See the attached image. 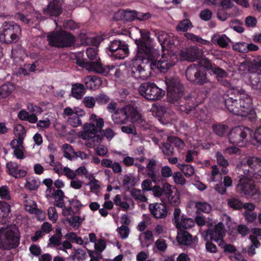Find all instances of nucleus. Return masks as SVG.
<instances>
[{
	"mask_svg": "<svg viewBox=\"0 0 261 261\" xmlns=\"http://www.w3.org/2000/svg\"><path fill=\"white\" fill-rule=\"evenodd\" d=\"M166 84L168 101L178 107L181 112L188 114L198 106V101L194 96L189 95L181 99L184 87L178 79H166Z\"/></svg>",
	"mask_w": 261,
	"mask_h": 261,
	"instance_id": "7ed1b4c3",
	"label": "nucleus"
},
{
	"mask_svg": "<svg viewBox=\"0 0 261 261\" xmlns=\"http://www.w3.org/2000/svg\"><path fill=\"white\" fill-rule=\"evenodd\" d=\"M172 176H173V179L175 183L181 186L185 185L186 179L181 174V172H175L173 173V175H172Z\"/></svg>",
	"mask_w": 261,
	"mask_h": 261,
	"instance_id": "13d9d810",
	"label": "nucleus"
},
{
	"mask_svg": "<svg viewBox=\"0 0 261 261\" xmlns=\"http://www.w3.org/2000/svg\"><path fill=\"white\" fill-rule=\"evenodd\" d=\"M160 148L162 149L163 153L167 156H171L173 154V146L169 143H163Z\"/></svg>",
	"mask_w": 261,
	"mask_h": 261,
	"instance_id": "c03bdc74",
	"label": "nucleus"
},
{
	"mask_svg": "<svg viewBox=\"0 0 261 261\" xmlns=\"http://www.w3.org/2000/svg\"><path fill=\"white\" fill-rule=\"evenodd\" d=\"M53 191H54V193L51 192L50 193H48L50 194L51 195L49 196V197L54 198L55 200H60V201H62L64 198H67L64 196V192L61 190H52V192Z\"/></svg>",
	"mask_w": 261,
	"mask_h": 261,
	"instance_id": "4d7b16f0",
	"label": "nucleus"
},
{
	"mask_svg": "<svg viewBox=\"0 0 261 261\" xmlns=\"http://www.w3.org/2000/svg\"><path fill=\"white\" fill-rule=\"evenodd\" d=\"M227 205L230 208L233 210H241L243 208V204L241 201L237 198H230L226 200Z\"/></svg>",
	"mask_w": 261,
	"mask_h": 261,
	"instance_id": "f704fd0d",
	"label": "nucleus"
},
{
	"mask_svg": "<svg viewBox=\"0 0 261 261\" xmlns=\"http://www.w3.org/2000/svg\"><path fill=\"white\" fill-rule=\"evenodd\" d=\"M178 230L188 229L194 226V221L191 218L181 215L180 220L173 221Z\"/></svg>",
	"mask_w": 261,
	"mask_h": 261,
	"instance_id": "b1692460",
	"label": "nucleus"
},
{
	"mask_svg": "<svg viewBox=\"0 0 261 261\" xmlns=\"http://www.w3.org/2000/svg\"><path fill=\"white\" fill-rule=\"evenodd\" d=\"M48 216L49 220L53 222V223L56 222L58 216L55 207H49L48 209Z\"/></svg>",
	"mask_w": 261,
	"mask_h": 261,
	"instance_id": "052dcab7",
	"label": "nucleus"
},
{
	"mask_svg": "<svg viewBox=\"0 0 261 261\" xmlns=\"http://www.w3.org/2000/svg\"><path fill=\"white\" fill-rule=\"evenodd\" d=\"M212 130L215 135L223 137L228 134V127L222 123H214L212 125Z\"/></svg>",
	"mask_w": 261,
	"mask_h": 261,
	"instance_id": "c85d7f7f",
	"label": "nucleus"
},
{
	"mask_svg": "<svg viewBox=\"0 0 261 261\" xmlns=\"http://www.w3.org/2000/svg\"><path fill=\"white\" fill-rule=\"evenodd\" d=\"M199 67H202L207 71H210L215 68V67H218V66L216 65L213 63L211 60L208 59L206 57H203L199 59V64H196Z\"/></svg>",
	"mask_w": 261,
	"mask_h": 261,
	"instance_id": "72a5a7b5",
	"label": "nucleus"
},
{
	"mask_svg": "<svg viewBox=\"0 0 261 261\" xmlns=\"http://www.w3.org/2000/svg\"><path fill=\"white\" fill-rule=\"evenodd\" d=\"M0 198L6 201L10 200V190L7 186L0 187Z\"/></svg>",
	"mask_w": 261,
	"mask_h": 261,
	"instance_id": "6e6d98bb",
	"label": "nucleus"
},
{
	"mask_svg": "<svg viewBox=\"0 0 261 261\" xmlns=\"http://www.w3.org/2000/svg\"><path fill=\"white\" fill-rule=\"evenodd\" d=\"M98 132L101 133L100 136L106 138L108 141H111L114 137L116 134L112 128L108 127L105 130H98Z\"/></svg>",
	"mask_w": 261,
	"mask_h": 261,
	"instance_id": "603ef678",
	"label": "nucleus"
},
{
	"mask_svg": "<svg viewBox=\"0 0 261 261\" xmlns=\"http://www.w3.org/2000/svg\"><path fill=\"white\" fill-rule=\"evenodd\" d=\"M228 42H231V41L225 34L219 36L216 39L217 45L222 48H226Z\"/></svg>",
	"mask_w": 261,
	"mask_h": 261,
	"instance_id": "09e8293b",
	"label": "nucleus"
},
{
	"mask_svg": "<svg viewBox=\"0 0 261 261\" xmlns=\"http://www.w3.org/2000/svg\"><path fill=\"white\" fill-rule=\"evenodd\" d=\"M84 105L89 108H92L95 105L96 100L92 96H86L84 98Z\"/></svg>",
	"mask_w": 261,
	"mask_h": 261,
	"instance_id": "69168bd1",
	"label": "nucleus"
},
{
	"mask_svg": "<svg viewBox=\"0 0 261 261\" xmlns=\"http://www.w3.org/2000/svg\"><path fill=\"white\" fill-rule=\"evenodd\" d=\"M29 250H30L31 254L35 256H38L41 254V249L38 245L33 244L30 245V248H29Z\"/></svg>",
	"mask_w": 261,
	"mask_h": 261,
	"instance_id": "774afa93",
	"label": "nucleus"
},
{
	"mask_svg": "<svg viewBox=\"0 0 261 261\" xmlns=\"http://www.w3.org/2000/svg\"><path fill=\"white\" fill-rule=\"evenodd\" d=\"M177 167L185 174V177H190L194 173V168L188 164H181L177 163Z\"/></svg>",
	"mask_w": 261,
	"mask_h": 261,
	"instance_id": "4c0bfd02",
	"label": "nucleus"
},
{
	"mask_svg": "<svg viewBox=\"0 0 261 261\" xmlns=\"http://www.w3.org/2000/svg\"><path fill=\"white\" fill-rule=\"evenodd\" d=\"M159 42L162 45L163 52L166 50L167 54L176 55V51L174 49L179 45V40L177 38L164 32L160 31L156 34Z\"/></svg>",
	"mask_w": 261,
	"mask_h": 261,
	"instance_id": "ddd939ff",
	"label": "nucleus"
},
{
	"mask_svg": "<svg viewBox=\"0 0 261 261\" xmlns=\"http://www.w3.org/2000/svg\"><path fill=\"white\" fill-rule=\"evenodd\" d=\"M130 195L135 200H139L143 202L147 201V198L145 197V195L141 193V190H140L137 189H132L130 191Z\"/></svg>",
	"mask_w": 261,
	"mask_h": 261,
	"instance_id": "37998d69",
	"label": "nucleus"
},
{
	"mask_svg": "<svg viewBox=\"0 0 261 261\" xmlns=\"http://www.w3.org/2000/svg\"><path fill=\"white\" fill-rule=\"evenodd\" d=\"M84 82L86 88L91 90L98 88L101 84V79L97 76H88L84 80Z\"/></svg>",
	"mask_w": 261,
	"mask_h": 261,
	"instance_id": "a878e982",
	"label": "nucleus"
},
{
	"mask_svg": "<svg viewBox=\"0 0 261 261\" xmlns=\"http://www.w3.org/2000/svg\"><path fill=\"white\" fill-rule=\"evenodd\" d=\"M138 92L145 99L151 101L160 100L165 95L164 90L159 88L154 83L149 82L142 84L139 87Z\"/></svg>",
	"mask_w": 261,
	"mask_h": 261,
	"instance_id": "9d476101",
	"label": "nucleus"
},
{
	"mask_svg": "<svg viewBox=\"0 0 261 261\" xmlns=\"http://www.w3.org/2000/svg\"><path fill=\"white\" fill-rule=\"evenodd\" d=\"M21 35L19 25L13 22L5 21L0 30V42L5 44H11L19 40Z\"/></svg>",
	"mask_w": 261,
	"mask_h": 261,
	"instance_id": "6e6552de",
	"label": "nucleus"
},
{
	"mask_svg": "<svg viewBox=\"0 0 261 261\" xmlns=\"http://www.w3.org/2000/svg\"><path fill=\"white\" fill-rule=\"evenodd\" d=\"M150 213L156 219H164L168 214L166 205L164 203H151L149 205Z\"/></svg>",
	"mask_w": 261,
	"mask_h": 261,
	"instance_id": "6ab92c4d",
	"label": "nucleus"
},
{
	"mask_svg": "<svg viewBox=\"0 0 261 261\" xmlns=\"http://www.w3.org/2000/svg\"><path fill=\"white\" fill-rule=\"evenodd\" d=\"M192 28V23L188 19H185L177 24L176 29L178 31L186 32Z\"/></svg>",
	"mask_w": 261,
	"mask_h": 261,
	"instance_id": "a19ab883",
	"label": "nucleus"
},
{
	"mask_svg": "<svg viewBox=\"0 0 261 261\" xmlns=\"http://www.w3.org/2000/svg\"><path fill=\"white\" fill-rule=\"evenodd\" d=\"M177 240L179 244L189 245L192 242V236L186 230H180L177 233Z\"/></svg>",
	"mask_w": 261,
	"mask_h": 261,
	"instance_id": "cd10ccee",
	"label": "nucleus"
},
{
	"mask_svg": "<svg viewBox=\"0 0 261 261\" xmlns=\"http://www.w3.org/2000/svg\"><path fill=\"white\" fill-rule=\"evenodd\" d=\"M195 206L198 210L205 214H208L211 211V206L206 202H197Z\"/></svg>",
	"mask_w": 261,
	"mask_h": 261,
	"instance_id": "49530a36",
	"label": "nucleus"
},
{
	"mask_svg": "<svg viewBox=\"0 0 261 261\" xmlns=\"http://www.w3.org/2000/svg\"><path fill=\"white\" fill-rule=\"evenodd\" d=\"M155 246L160 251L164 252L167 248V244L165 241L162 239H159L155 242Z\"/></svg>",
	"mask_w": 261,
	"mask_h": 261,
	"instance_id": "338daca9",
	"label": "nucleus"
},
{
	"mask_svg": "<svg viewBox=\"0 0 261 261\" xmlns=\"http://www.w3.org/2000/svg\"><path fill=\"white\" fill-rule=\"evenodd\" d=\"M47 40L49 45L57 48L71 47L75 43L74 36L63 30L51 33L47 37Z\"/></svg>",
	"mask_w": 261,
	"mask_h": 261,
	"instance_id": "423d86ee",
	"label": "nucleus"
},
{
	"mask_svg": "<svg viewBox=\"0 0 261 261\" xmlns=\"http://www.w3.org/2000/svg\"><path fill=\"white\" fill-rule=\"evenodd\" d=\"M97 48L88 47L86 49V54L88 58L91 60L88 61L86 59L76 60V64L79 66L85 68L90 71H93L97 73L101 74L104 76L108 75L111 71H114V75L117 77V73L119 72V69L115 68L114 65L103 66L99 61V58L97 57Z\"/></svg>",
	"mask_w": 261,
	"mask_h": 261,
	"instance_id": "20e7f679",
	"label": "nucleus"
},
{
	"mask_svg": "<svg viewBox=\"0 0 261 261\" xmlns=\"http://www.w3.org/2000/svg\"><path fill=\"white\" fill-rule=\"evenodd\" d=\"M216 159L217 163H218V165L220 166H228V162L226 159H225L224 155L222 154V153L220 152H218L216 153Z\"/></svg>",
	"mask_w": 261,
	"mask_h": 261,
	"instance_id": "0e129e2a",
	"label": "nucleus"
},
{
	"mask_svg": "<svg viewBox=\"0 0 261 261\" xmlns=\"http://www.w3.org/2000/svg\"><path fill=\"white\" fill-rule=\"evenodd\" d=\"M8 174L15 178H23L26 176L27 171L23 169H18L17 163L10 162L6 164Z\"/></svg>",
	"mask_w": 261,
	"mask_h": 261,
	"instance_id": "412c9836",
	"label": "nucleus"
},
{
	"mask_svg": "<svg viewBox=\"0 0 261 261\" xmlns=\"http://www.w3.org/2000/svg\"><path fill=\"white\" fill-rule=\"evenodd\" d=\"M186 77L190 82L196 85L202 86L207 82V73L196 64L188 67L186 70Z\"/></svg>",
	"mask_w": 261,
	"mask_h": 261,
	"instance_id": "f8f14e48",
	"label": "nucleus"
},
{
	"mask_svg": "<svg viewBox=\"0 0 261 261\" xmlns=\"http://www.w3.org/2000/svg\"><path fill=\"white\" fill-rule=\"evenodd\" d=\"M61 13V8L59 2L53 0L47 6V8L44 10V15H49L50 16H59Z\"/></svg>",
	"mask_w": 261,
	"mask_h": 261,
	"instance_id": "5701e85b",
	"label": "nucleus"
},
{
	"mask_svg": "<svg viewBox=\"0 0 261 261\" xmlns=\"http://www.w3.org/2000/svg\"><path fill=\"white\" fill-rule=\"evenodd\" d=\"M3 234H4V245L8 250L16 248L19 244V236L16 235L12 230L8 229V224H0V241Z\"/></svg>",
	"mask_w": 261,
	"mask_h": 261,
	"instance_id": "f3484780",
	"label": "nucleus"
},
{
	"mask_svg": "<svg viewBox=\"0 0 261 261\" xmlns=\"http://www.w3.org/2000/svg\"><path fill=\"white\" fill-rule=\"evenodd\" d=\"M185 36L188 40H191L193 42H199L201 44H204V42H205V40L202 39L201 37L191 33H185Z\"/></svg>",
	"mask_w": 261,
	"mask_h": 261,
	"instance_id": "bf43d9fd",
	"label": "nucleus"
},
{
	"mask_svg": "<svg viewBox=\"0 0 261 261\" xmlns=\"http://www.w3.org/2000/svg\"><path fill=\"white\" fill-rule=\"evenodd\" d=\"M94 98L96 100L97 103L100 105L108 103L110 101V97L103 92L97 94Z\"/></svg>",
	"mask_w": 261,
	"mask_h": 261,
	"instance_id": "de8ad7c7",
	"label": "nucleus"
},
{
	"mask_svg": "<svg viewBox=\"0 0 261 261\" xmlns=\"http://www.w3.org/2000/svg\"><path fill=\"white\" fill-rule=\"evenodd\" d=\"M83 128L84 131L81 132V136L83 140L88 141V147L91 148L97 146L101 143L103 137L97 134V129L93 123H86Z\"/></svg>",
	"mask_w": 261,
	"mask_h": 261,
	"instance_id": "2eb2a0df",
	"label": "nucleus"
},
{
	"mask_svg": "<svg viewBox=\"0 0 261 261\" xmlns=\"http://www.w3.org/2000/svg\"><path fill=\"white\" fill-rule=\"evenodd\" d=\"M66 221L68 222L69 225L72 226L73 228H77L82 224L83 220L79 216L73 215L70 218H66Z\"/></svg>",
	"mask_w": 261,
	"mask_h": 261,
	"instance_id": "79ce46f5",
	"label": "nucleus"
},
{
	"mask_svg": "<svg viewBox=\"0 0 261 261\" xmlns=\"http://www.w3.org/2000/svg\"><path fill=\"white\" fill-rule=\"evenodd\" d=\"M15 90V85L11 83L7 82L0 86V99L7 98Z\"/></svg>",
	"mask_w": 261,
	"mask_h": 261,
	"instance_id": "c756f323",
	"label": "nucleus"
},
{
	"mask_svg": "<svg viewBox=\"0 0 261 261\" xmlns=\"http://www.w3.org/2000/svg\"><path fill=\"white\" fill-rule=\"evenodd\" d=\"M131 122L142 130L145 131L149 128V124L142 118V115L139 116L138 118H136Z\"/></svg>",
	"mask_w": 261,
	"mask_h": 261,
	"instance_id": "58836bf2",
	"label": "nucleus"
},
{
	"mask_svg": "<svg viewBox=\"0 0 261 261\" xmlns=\"http://www.w3.org/2000/svg\"><path fill=\"white\" fill-rule=\"evenodd\" d=\"M202 56L201 50L195 46H192L186 50L181 52V56L183 59L190 62H194L199 60Z\"/></svg>",
	"mask_w": 261,
	"mask_h": 261,
	"instance_id": "aec40b11",
	"label": "nucleus"
},
{
	"mask_svg": "<svg viewBox=\"0 0 261 261\" xmlns=\"http://www.w3.org/2000/svg\"><path fill=\"white\" fill-rule=\"evenodd\" d=\"M84 115V112H81V114L75 113L74 116L69 117L67 119V124L74 127H77L81 125V120L79 117Z\"/></svg>",
	"mask_w": 261,
	"mask_h": 261,
	"instance_id": "c9c22d12",
	"label": "nucleus"
},
{
	"mask_svg": "<svg viewBox=\"0 0 261 261\" xmlns=\"http://www.w3.org/2000/svg\"><path fill=\"white\" fill-rule=\"evenodd\" d=\"M247 43L244 42H238L232 45V49L242 54L247 53Z\"/></svg>",
	"mask_w": 261,
	"mask_h": 261,
	"instance_id": "3c124183",
	"label": "nucleus"
},
{
	"mask_svg": "<svg viewBox=\"0 0 261 261\" xmlns=\"http://www.w3.org/2000/svg\"><path fill=\"white\" fill-rule=\"evenodd\" d=\"M22 52L23 49L21 45H14L12 46V49H11V58L17 59L21 56Z\"/></svg>",
	"mask_w": 261,
	"mask_h": 261,
	"instance_id": "5fc2aeb1",
	"label": "nucleus"
},
{
	"mask_svg": "<svg viewBox=\"0 0 261 261\" xmlns=\"http://www.w3.org/2000/svg\"><path fill=\"white\" fill-rule=\"evenodd\" d=\"M137 58H140V60H144L145 63L149 65V68L151 70L158 69L161 72H166L168 69L173 67L175 65L176 61L174 59H176L177 56L176 54H165L163 53L162 58L159 61L155 60L153 58V53L152 51H150V57L147 58L145 56L141 57H138Z\"/></svg>",
	"mask_w": 261,
	"mask_h": 261,
	"instance_id": "39448f33",
	"label": "nucleus"
},
{
	"mask_svg": "<svg viewBox=\"0 0 261 261\" xmlns=\"http://www.w3.org/2000/svg\"><path fill=\"white\" fill-rule=\"evenodd\" d=\"M40 184V182L39 179L32 176L27 178L24 187L30 190L35 191L37 190L39 187Z\"/></svg>",
	"mask_w": 261,
	"mask_h": 261,
	"instance_id": "473e14b6",
	"label": "nucleus"
},
{
	"mask_svg": "<svg viewBox=\"0 0 261 261\" xmlns=\"http://www.w3.org/2000/svg\"><path fill=\"white\" fill-rule=\"evenodd\" d=\"M149 14L146 13L143 14L135 10H119L115 12L114 16H136L137 15H141L142 16H147Z\"/></svg>",
	"mask_w": 261,
	"mask_h": 261,
	"instance_id": "2f4dec72",
	"label": "nucleus"
},
{
	"mask_svg": "<svg viewBox=\"0 0 261 261\" xmlns=\"http://www.w3.org/2000/svg\"><path fill=\"white\" fill-rule=\"evenodd\" d=\"M243 21L236 19H232L229 22L230 28L233 29L236 32L242 33L244 32V29L242 26Z\"/></svg>",
	"mask_w": 261,
	"mask_h": 261,
	"instance_id": "ea45409f",
	"label": "nucleus"
},
{
	"mask_svg": "<svg viewBox=\"0 0 261 261\" xmlns=\"http://www.w3.org/2000/svg\"><path fill=\"white\" fill-rule=\"evenodd\" d=\"M211 71H212L213 74L216 75V79L218 81H220V79L226 77L228 75V73H227L225 70L219 67H215V68L211 69Z\"/></svg>",
	"mask_w": 261,
	"mask_h": 261,
	"instance_id": "864d4df0",
	"label": "nucleus"
},
{
	"mask_svg": "<svg viewBox=\"0 0 261 261\" xmlns=\"http://www.w3.org/2000/svg\"><path fill=\"white\" fill-rule=\"evenodd\" d=\"M241 169L245 175L239 176L236 179V190L238 193L246 196H253L257 190L254 180L261 178V159L258 157L250 156L241 162Z\"/></svg>",
	"mask_w": 261,
	"mask_h": 261,
	"instance_id": "f257e3e1",
	"label": "nucleus"
},
{
	"mask_svg": "<svg viewBox=\"0 0 261 261\" xmlns=\"http://www.w3.org/2000/svg\"><path fill=\"white\" fill-rule=\"evenodd\" d=\"M155 161H149L147 165V175L151 178L154 184H157L162 181V178L159 175L158 171L155 170Z\"/></svg>",
	"mask_w": 261,
	"mask_h": 261,
	"instance_id": "4be33fe9",
	"label": "nucleus"
},
{
	"mask_svg": "<svg viewBox=\"0 0 261 261\" xmlns=\"http://www.w3.org/2000/svg\"><path fill=\"white\" fill-rule=\"evenodd\" d=\"M118 232H119L120 237L122 239H125L129 235V228L124 225L118 227Z\"/></svg>",
	"mask_w": 261,
	"mask_h": 261,
	"instance_id": "e2e57ef3",
	"label": "nucleus"
},
{
	"mask_svg": "<svg viewBox=\"0 0 261 261\" xmlns=\"http://www.w3.org/2000/svg\"><path fill=\"white\" fill-rule=\"evenodd\" d=\"M10 206L9 203L0 201V219L3 220L0 224H6L8 219L10 218Z\"/></svg>",
	"mask_w": 261,
	"mask_h": 261,
	"instance_id": "bb28decb",
	"label": "nucleus"
},
{
	"mask_svg": "<svg viewBox=\"0 0 261 261\" xmlns=\"http://www.w3.org/2000/svg\"><path fill=\"white\" fill-rule=\"evenodd\" d=\"M165 143H169L179 149H182L185 147V144L183 140L177 137L170 136L167 138V141Z\"/></svg>",
	"mask_w": 261,
	"mask_h": 261,
	"instance_id": "e433bc0d",
	"label": "nucleus"
},
{
	"mask_svg": "<svg viewBox=\"0 0 261 261\" xmlns=\"http://www.w3.org/2000/svg\"><path fill=\"white\" fill-rule=\"evenodd\" d=\"M86 252L83 249L81 248L74 249V254L71 256V259H72V260H75V259L84 260L86 259Z\"/></svg>",
	"mask_w": 261,
	"mask_h": 261,
	"instance_id": "a18cd8bd",
	"label": "nucleus"
},
{
	"mask_svg": "<svg viewBox=\"0 0 261 261\" xmlns=\"http://www.w3.org/2000/svg\"><path fill=\"white\" fill-rule=\"evenodd\" d=\"M224 103L230 113L246 117L251 122L256 119V113L252 107V99L244 90L231 89L224 95Z\"/></svg>",
	"mask_w": 261,
	"mask_h": 261,
	"instance_id": "f03ea898",
	"label": "nucleus"
},
{
	"mask_svg": "<svg viewBox=\"0 0 261 261\" xmlns=\"http://www.w3.org/2000/svg\"><path fill=\"white\" fill-rule=\"evenodd\" d=\"M225 236L224 225L222 222H219L212 228H208L205 231V237L210 238L211 241L218 243L219 240H221Z\"/></svg>",
	"mask_w": 261,
	"mask_h": 261,
	"instance_id": "a211bd4d",
	"label": "nucleus"
},
{
	"mask_svg": "<svg viewBox=\"0 0 261 261\" xmlns=\"http://www.w3.org/2000/svg\"><path fill=\"white\" fill-rule=\"evenodd\" d=\"M161 174H162V175H160L162 178H169L173 175L172 169L167 165L162 167L161 169Z\"/></svg>",
	"mask_w": 261,
	"mask_h": 261,
	"instance_id": "680f3d73",
	"label": "nucleus"
},
{
	"mask_svg": "<svg viewBox=\"0 0 261 261\" xmlns=\"http://www.w3.org/2000/svg\"><path fill=\"white\" fill-rule=\"evenodd\" d=\"M86 87L81 83H75L71 85V93L73 97L81 99L86 92Z\"/></svg>",
	"mask_w": 261,
	"mask_h": 261,
	"instance_id": "393cba45",
	"label": "nucleus"
},
{
	"mask_svg": "<svg viewBox=\"0 0 261 261\" xmlns=\"http://www.w3.org/2000/svg\"><path fill=\"white\" fill-rule=\"evenodd\" d=\"M153 112L155 113V116L159 117V121L164 125L168 124L169 119H166L168 114L165 111V107L159 106L153 108Z\"/></svg>",
	"mask_w": 261,
	"mask_h": 261,
	"instance_id": "7c9ffc66",
	"label": "nucleus"
},
{
	"mask_svg": "<svg viewBox=\"0 0 261 261\" xmlns=\"http://www.w3.org/2000/svg\"><path fill=\"white\" fill-rule=\"evenodd\" d=\"M144 60H141L140 58L136 57L127 69V75L137 80H145L149 76L150 68L148 64L142 66Z\"/></svg>",
	"mask_w": 261,
	"mask_h": 261,
	"instance_id": "9b49d317",
	"label": "nucleus"
},
{
	"mask_svg": "<svg viewBox=\"0 0 261 261\" xmlns=\"http://www.w3.org/2000/svg\"><path fill=\"white\" fill-rule=\"evenodd\" d=\"M79 38L81 40V44L83 45H87L89 44L90 42H91L92 44L95 46L99 44V43L95 42V40L94 38L87 37L86 34L84 33H80Z\"/></svg>",
	"mask_w": 261,
	"mask_h": 261,
	"instance_id": "8fccbe9b",
	"label": "nucleus"
},
{
	"mask_svg": "<svg viewBox=\"0 0 261 261\" xmlns=\"http://www.w3.org/2000/svg\"><path fill=\"white\" fill-rule=\"evenodd\" d=\"M139 33L140 34V38L135 39V43L138 48V57L145 56L146 58L150 57V52L152 51V47L148 41H149V33L144 30H139Z\"/></svg>",
	"mask_w": 261,
	"mask_h": 261,
	"instance_id": "dca6fc26",
	"label": "nucleus"
},
{
	"mask_svg": "<svg viewBox=\"0 0 261 261\" xmlns=\"http://www.w3.org/2000/svg\"><path fill=\"white\" fill-rule=\"evenodd\" d=\"M253 130L243 126H238L231 129L229 133V140L231 144L243 147L247 142L252 139Z\"/></svg>",
	"mask_w": 261,
	"mask_h": 261,
	"instance_id": "0eeeda50",
	"label": "nucleus"
},
{
	"mask_svg": "<svg viewBox=\"0 0 261 261\" xmlns=\"http://www.w3.org/2000/svg\"><path fill=\"white\" fill-rule=\"evenodd\" d=\"M140 114L136 108L131 105H127L121 108H118L112 115V120L117 124H125L129 120H133L138 118Z\"/></svg>",
	"mask_w": 261,
	"mask_h": 261,
	"instance_id": "1a4fd4ad",
	"label": "nucleus"
},
{
	"mask_svg": "<svg viewBox=\"0 0 261 261\" xmlns=\"http://www.w3.org/2000/svg\"><path fill=\"white\" fill-rule=\"evenodd\" d=\"M107 53L109 56L121 60L128 56L129 49L125 41L114 40L110 42V45L107 47Z\"/></svg>",
	"mask_w": 261,
	"mask_h": 261,
	"instance_id": "4468645a",
	"label": "nucleus"
}]
</instances>
